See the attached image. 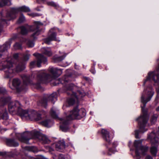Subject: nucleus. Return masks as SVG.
<instances>
[{"mask_svg": "<svg viewBox=\"0 0 159 159\" xmlns=\"http://www.w3.org/2000/svg\"><path fill=\"white\" fill-rule=\"evenodd\" d=\"M154 93V92L152 90V86L150 85L144 89L142 95L141 102L143 103V105L141 106V107L142 114L137 119L139 126V130H136L135 131V137L137 139L140 138L139 136V132L144 133L147 130V129L145 128V127L148 120L149 116L147 114V111L144 109V108L147 102L150 100Z\"/></svg>", "mask_w": 159, "mask_h": 159, "instance_id": "1", "label": "nucleus"}, {"mask_svg": "<svg viewBox=\"0 0 159 159\" xmlns=\"http://www.w3.org/2000/svg\"><path fill=\"white\" fill-rule=\"evenodd\" d=\"M8 110L10 113H17L22 119L35 120L39 121L41 119V115L34 111H27L23 110L21 105L18 101L11 102L8 105Z\"/></svg>", "mask_w": 159, "mask_h": 159, "instance_id": "2", "label": "nucleus"}, {"mask_svg": "<svg viewBox=\"0 0 159 159\" xmlns=\"http://www.w3.org/2000/svg\"><path fill=\"white\" fill-rule=\"evenodd\" d=\"M48 70L51 75L46 73L44 70L35 72V74H37L36 80L37 82L34 84V86L36 89L40 88V84L48 82L52 79L60 76L62 73L61 69H58L57 68L50 67Z\"/></svg>", "mask_w": 159, "mask_h": 159, "instance_id": "3", "label": "nucleus"}, {"mask_svg": "<svg viewBox=\"0 0 159 159\" xmlns=\"http://www.w3.org/2000/svg\"><path fill=\"white\" fill-rule=\"evenodd\" d=\"M85 115L86 112L84 109L79 110L77 107H75L66 118L61 119V124L60 125V129L63 132L67 131L69 129V125L70 121L74 119H80Z\"/></svg>", "mask_w": 159, "mask_h": 159, "instance_id": "4", "label": "nucleus"}, {"mask_svg": "<svg viewBox=\"0 0 159 159\" xmlns=\"http://www.w3.org/2000/svg\"><path fill=\"white\" fill-rule=\"evenodd\" d=\"M21 137L19 138V139L22 142L27 144H29V140L32 138L38 139L42 143L45 144L49 143L50 140L45 135H41L38 131L25 132L20 134Z\"/></svg>", "mask_w": 159, "mask_h": 159, "instance_id": "5", "label": "nucleus"}, {"mask_svg": "<svg viewBox=\"0 0 159 159\" xmlns=\"http://www.w3.org/2000/svg\"><path fill=\"white\" fill-rule=\"evenodd\" d=\"M30 11V9L25 6H23L18 8H13L11 9L10 11L7 13L5 18L7 21H9L15 18L16 17V14L19 11L28 12Z\"/></svg>", "mask_w": 159, "mask_h": 159, "instance_id": "6", "label": "nucleus"}, {"mask_svg": "<svg viewBox=\"0 0 159 159\" xmlns=\"http://www.w3.org/2000/svg\"><path fill=\"white\" fill-rule=\"evenodd\" d=\"M148 138L150 140L152 144L150 148V152L152 155L156 156L157 152L158 145L157 144L158 143V138L156 137L155 134L153 132H152L148 135Z\"/></svg>", "mask_w": 159, "mask_h": 159, "instance_id": "7", "label": "nucleus"}, {"mask_svg": "<svg viewBox=\"0 0 159 159\" xmlns=\"http://www.w3.org/2000/svg\"><path fill=\"white\" fill-rule=\"evenodd\" d=\"M159 71V65L156 71L149 72L146 79L144 82L143 85H144L146 82H150L152 80L154 83L155 85H157L159 87V74L158 73Z\"/></svg>", "mask_w": 159, "mask_h": 159, "instance_id": "8", "label": "nucleus"}, {"mask_svg": "<svg viewBox=\"0 0 159 159\" xmlns=\"http://www.w3.org/2000/svg\"><path fill=\"white\" fill-rule=\"evenodd\" d=\"M3 66L5 69L6 78H11L14 76V70L12 69V63L10 61H6L3 62Z\"/></svg>", "mask_w": 159, "mask_h": 159, "instance_id": "9", "label": "nucleus"}, {"mask_svg": "<svg viewBox=\"0 0 159 159\" xmlns=\"http://www.w3.org/2000/svg\"><path fill=\"white\" fill-rule=\"evenodd\" d=\"M74 86L72 84H66L64 87V89L66 90V92L67 94L69 95H70L71 97L68 100V103L70 105H72L76 102H78L74 95H72L73 91L72 90Z\"/></svg>", "mask_w": 159, "mask_h": 159, "instance_id": "10", "label": "nucleus"}, {"mask_svg": "<svg viewBox=\"0 0 159 159\" xmlns=\"http://www.w3.org/2000/svg\"><path fill=\"white\" fill-rule=\"evenodd\" d=\"M46 97L47 98V99L45 98H43L38 102V104L39 105L43 106L45 108H46L47 106L48 101H51L52 103H54L57 100V93L54 92L50 95L47 94Z\"/></svg>", "mask_w": 159, "mask_h": 159, "instance_id": "11", "label": "nucleus"}, {"mask_svg": "<svg viewBox=\"0 0 159 159\" xmlns=\"http://www.w3.org/2000/svg\"><path fill=\"white\" fill-rule=\"evenodd\" d=\"M142 141L141 140H135L134 143V146L136 148L135 154L136 156H140L141 152L142 154L144 155L148 150V148L146 146H142Z\"/></svg>", "mask_w": 159, "mask_h": 159, "instance_id": "12", "label": "nucleus"}, {"mask_svg": "<svg viewBox=\"0 0 159 159\" xmlns=\"http://www.w3.org/2000/svg\"><path fill=\"white\" fill-rule=\"evenodd\" d=\"M10 99L8 97H2L0 98V106L3 105L9 102ZM8 118L7 113L6 110L0 107V119L7 120Z\"/></svg>", "mask_w": 159, "mask_h": 159, "instance_id": "13", "label": "nucleus"}, {"mask_svg": "<svg viewBox=\"0 0 159 159\" xmlns=\"http://www.w3.org/2000/svg\"><path fill=\"white\" fill-rule=\"evenodd\" d=\"M39 25L40 23L37 22V24L35 23L34 25L32 26L30 31L34 32V33L31 35V37L34 40L36 39L37 36L40 34V30H39Z\"/></svg>", "mask_w": 159, "mask_h": 159, "instance_id": "14", "label": "nucleus"}, {"mask_svg": "<svg viewBox=\"0 0 159 159\" xmlns=\"http://www.w3.org/2000/svg\"><path fill=\"white\" fill-rule=\"evenodd\" d=\"M101 134L103 140L108 144H110L112 139V137L110 135L109 132L105 129H102Z\"/></svg>", "mask_w": 159, "mask_h": 159, "instance_id": "15", "label": "nucleus"}, {"mask_svg": "<svg viewBox=\"0 0 159 159\" xmlns=\"http://www.w3.org/2000/svg\"><path fill=\"white\" fill-rule=\"evenodd\" d=\"M33 55L37 57V65L38 67L41 66V63H43L44 64L46 63L47 61V58L43 55L34 53L33 54Z\"/></svg>", "mask_w": 159, "mask_h": 159, "instance_id": "16", "label": "nucleus"}, {"mask_svg": "<svg viewBox=\"0 0 159 159\" xmlns=\"http://www.w3.org/2000/svg\"><path fill=\"white\" fill-rule=\"evenodd\" d=\"M32 26L26 25L20 26V33L23 35H26L28 32L30 31Z\"/></svg>", "mask_w": 159, "mask_h": 159, "instance_id": "17", "label": "nucleus"}, {"mask_svg": "<svg viewBox=\"0 0 159 159\" xmlns=\"http://www.w3.org/2000/svg\"><path fill=\"white\" fill-rule=\"evenodd\" d=\"M49 36L44 40V42L47 44H49L51 41L57 40L56 39V34L55 32H53L51 34L49 33Z\"/></svg>", "mask_w": 159, "mask_h": 159, "instance_id": "18", "label": "nucleus"}, {"mask_svg": "<svg viewBox=\"0 0 159 159\" xmlns=\"http://www.w3.org/2000/svg\"><path fill=\"white\" fill-rule=\"evenodd\" d=\"M72 95H74L77 101H78L79 99L84 96L85 95V93L83 90H78L76 93L73 92Z\"/></svg>", "mask_w": 159, "mask_h": 159, "instance_id": "19", "label": "nucleus"}, {"mask_svg": "<svg viewBox=\"0 0 159 159\" xmlns=\"http://www.w3.org/2000/svg\"><path fill=\"white\" fill-rule=\"evenodd\" d=\"M42 53L48 57L51 56L52 55V52L50 48L43 47L41 49Z\"/></svg>", "mask_w": 159, "mask_h": 159, "instance_id": "20", "label": "nucleus"}, {"mask_svg": "<svg viewBox=\"0 0 159 159\" xmlns=\"http://www.w3.org/2000/svg\"><path fill=\"white\" fill-rule=\"evenodd\" d=\"M6 143L7 145L10 147H17L19 145L18 143L14 139H8L6 140Z\"/></svg>", "mask_w": 159, "mask_h": 159, "instance_id": "21", "label": "nucleus"}, {"mask_svg": "<svg viewBox=\"0 0 159 159\" xmlns=\"http://www.w3.org/2000/svg\"><path fill=\"white\" fill-rule=\"evenodd\" d=\"M21 84L20 80L18 78L13 79L12 81V85L15 87L18 91H20L21 89L19 88V86Z\"/></svg>", "mask_w": 159, "mask_h": 159, "instance_id": "22", "label": "nucleus"}, {"mask_svg": "<svg viewBox=\"0 0 159 159\" xmlns=\"http://www.w3.org/2000/svg\"><path fill=\"white\" fill-rule=\"evenodd\" d=\"M65 147V143L63 140L60 141L55 144V147L58 150L64 148Z\"/></svg>", "mask_w": 159, "mask_h": 159, "instance_id": "23", "label": "nucleus"}, {"mask_svg": "<svg viewBox=\"0 0 159 159\" xmlns=\"http://www.w3.org/2000/svg\"><path fill=\"white\" fill-rule=\"evenodd\" d=\"M10 44L9 42H6L4 44L0 47V52H2L7 50V49L10 48Z\"/></svg>", "mask_w": 159, "mask_h": 159, "instance_id": "24", "label": "nucleus"}, {"mask_svg": "<svg viewBox=\"0 0 159 159\" xmlns=\"http://www.w3.org/2000/svg\"><path fill=\"white\" fill-rule=\"evenodd\" d=\"M25 68V64L23 62H20L16 66V71L17 72L21 71Z\"/></svg>", "mask_w": 159, "mask_h": 159, "instance_id": "25", "label": "nucleus"}, {"mask_svg": "<svg viewBox=\"0 0 159 159\" xmlns=\"http://www.w3.org/2000/svg\"><path fill=\"white\" fill-rule=\"evenodd\" d=\"M41 125L46 127H49L52 124V121L50 120L47 119L44 120L40 122Z\"/></svg>", "mask_w": 159, "mask_h": 159, "instance_id": "26", "label": "nucleus"}, {"mask_svg": "<svg viewBox=\"0 0 159 159\" xmlns=\"http://www.w3.org/2000/svg\"><path fill=\"white\" fill-rule=\"evenodd\" d=\"M21 77L25 84H27L30 83V80L29 75H24Z\"/></svg>", "mask_w": 159, "mask_h": 159, "instance_id": "27", "label": "nucleus"}, {"mask_svg": "<svg viewBox=\"0 0 159 159\" xmlns=\"http://www.w3.org/2000/svg\"><path fill=\"white\" fill-rule=\"evenodd\" d=\"M116 152V150L114 148H110L108 149L107 152L106 153L105 151L102 152V154L103 155L107 154L108 156H111L112 153H114Z\"/></svg>", "mask_w": 159, "mask_h": 159, "instance_id": "28", "label": "nucleus"}, {"mask_svg": "<svg viewBox=\"0 0 159 159\" xmlns=\"http://www.w3.org/2000/svg\"><path fill=\"white\" fill-rule=\"evenodd\" d=\"M11 4V0H0V6L3 7L5 5H10Z\"/></svg>", "mask_w": 159, "mask_h": 159, "instance_id": "29", "label": "nucleus"}, {"mask_svg": "<svg viewBox=\"0 0 159 159\" xmlns=\"http://www.w3.org/2000/svg\"><path fill=\"white\" fill-rule=\"evenodd\" d=\"M158 116L157 114H154L152 116L151 119V124H154L157 121Z\"/></svg>", "mask_w": 159, "mask_h": 159, "instance_id": "30", "label": "nucleus"}, {"mask_svg": "<svg viewBox=\"0 0 159 159\" xmlns=\"http://www.w3.org/2000/svg\"><path fill=\"white\" fill-rule=\"evenodd\" d=\"M50 114L52 117L54 118H57L58 117L57 114L52 108L50 111Z\"/></svg>", "mask_w": 159, "mask_h": 159, "instance_id": "31", "label": "nucleus"}, {"mask_svg": "<svg viewBox=\"0 0 159 159\" xmlns=\"http://www.w3.org/2000/svg\"><path fill=\"white\" fill-rule=\"evenodd\" d=\"M28 148L29 150L32 151L34 153L37 152L38 151L37 148L35 146H32L31 147H28Z\"/></svg>", "mask_w": 159, "mask_h": 159, "instance_id": "32", "label": "nucleus"}, {"mask_svg": "<svg viewBox=\"0 0 159 159\" xmlns=\"http://www.w3.org/2000/svg\"><path fill=\"white\" fill-rule=\"evenodd\" d=\"M65 57L64 56L58 57L55 58L54 57V60L55 61H62L64 58Z\"/></svg>", "mask_w": 159, "mask_h": 159, "instance_id": "33", "label": "nucleus"}, {"mask_svg": "<svg viewBox=\"0 0 159 159\" xmlns=\"http://www.w3.org/2000/svg\"><path fill=\"white\" fill-rule=\"evenodd\" d=\"M25 20V17L22 15H21L20 17L18 22V23H20L24 22Z\"/></svg>", "mask_w": 159, "mask_h": 159, "instance_id": "34", "label": "nucleus"}, {"mask_svg": "<svg viewBox=\"0 0 159 159\" xmlns=\"http://www.w3.org/2000/svg\"><path fill=\"white\" fill-rule=\"evenodd\" d=\"M21 43H16L14 45V46L16 49H19L21 48Z\"/></svg>", "mask_w": 159, "mask_h": 159, "instance_id": "35", "label": "nucleus"}, {"mask_svg": "<svg viewBox=\"0 0 159 159\" xmlns=\"http://www.w3.org/2000/svg\"><path fill=\"white\" fill-rule=\"evenodd\" d=\"M7 93L5 89L3 87H0V93L5 94Z\"/></svg>", "mask_w": 159, "mask_h": 159, "instance_id": "36", "label": "nucleus"}, {"mask_svg": "<svg viewBox=\"0 0 159 159\" xmlns=\"http://www.w3.org/2000/svg\"><path fill=\"white\" fill-rule=\"evenodd\" d=\"M37 61H32L30 63V68H33L36 65Z\"/></svg>", "mask_w": 159, "mask_h": 159, "instance_id": "37", "label": "nucleus"}, {"mask_svg": "<svg viewBox=\"0 0 159 159\" xmlns=\"http://www.w3.org/2000/svg\"><path fill=\"white\" fill-rule=\"evenodd\" d=\"M48 5L54 7H57V5L53 2H48L47 3Z\"/></svg>", "mask_w": 159, "mask_h": 159, "instance_id": "38", "label": "nucleus"}, {"mask_svg": "<svg viewBox=\"0 0 159 159\" xmlns=\"http://www.w3.org/2000/svg\"><path fill=\"white\" fill-rule=\"evenodd\" d=\"M30 54H26L24 56H23V60L24 61H28L29 59V57L30 56Z\"/></svg>", "mask_w": 159, "mask_h": 159, "instance_id": "39", "label": "nucleus"}, {"mask_svg": "<svg viewBox=\"0 0 159 159\" xmlns=\"http://www.w3.org/2000/svg\"><path fill=\"white\" fill-rule=\"evenodd\" d=\"M52 157L53 159H58L59 154H56L55 153H52Z\"/></svg>", "mask_w": 159, "mask_h": 159, "instance_id": "40", "label": "nucleus"}, {"mask_svg": "<svg viewBox=\"0 0 159 159\" xmlns=\"http://www.w3.org/2000/svg\"><path fill=\"white\" fill-rule=\"evenodd\" d=\"M27 44L30 47H33L34 46V43L33 42L29 41H28Z\"/></svg>", "mask_w": 159, "mask_h": 159, "instance_id": "41", "label": "nucleus"}, {"mask_svg": "<svg viewBox=\"0 0 159 159\" xmlns=\"http://www.w3.org/2000/svg\"><path fill=\"white\" fill-rule=\"evenodd\" d=\"M90 71L92 74H94L95 73L96 71L95 70L94 66H92L90 70Z\"/></svg>", "mask_w": 159, "mask_h": 159, "instance_id": "42", "label": "nucleus"}, {"mask_svg": "<svg viewBox=\"0 0 159 159\" xmlns=\"http://www.w3.org/2000/svg\"><path fill=\"white\" fill-rule=\"evenodd\" d=\"M19 55V54L17 53L14 54L13 55V58L15 60H17Z\"/></svg>", "mask_w": 159, "mask_h": 159, "instance_id": "43", "label": "nucleus"}, {"mask_svg": "<svg viewBox=\"0 0 159 159\" xmlns=\"http://www.w3.org/2000/svg\"><path fill=\"white\" fill-rule=\"evenodd\" d=\"M58 159H66V157L64 155L62 154H59Z\"/></svg>", "mask_w": 159, "mask_h": 159, "instance_id": "44", "label": "nucleus"}, {"mask_svg": "<svg viewBox=\"0 0 159 159\" xmlns=\"http://www.w3.org/2000/svg\"><path fill=\"white\" fill-rule=\"evenodd\" d=\"M48 150L49 152L52 154V153H53L52 152L54 151V149L51 147H49Z\"/></svg>", "mask_w": 159, "mask_h": 159, "instance_id": "45", "label": "nucleus"}, {"mask_svg": "<svg viewBox=\"0 0 159 159\" xmlns=\"http://www.w3.org/2000/svg\"><path fill=\"white\" fill-rule=\"evenodd\" d=\"M145 159H153L152 157L150 155H147L146 156Z\"/></svg>", "mask_w": 159, "mask_h": 159, "instance_id": "46", "label": "nucleus"}, {"mask_svg": "<svg viewBox=\"0 0 159 159\" xmlns=\"http://www.w3.org/2000/svg\"><path fill=\"white\" fill-rule=\"evenodd\" d=\"M112 146L113 147H116L117 146V143L116 142H114L112 143Z\"/></svg>", "mask_w": 159, "mask_h": 159, "instance_id": "47", "label": "nucleus"}, {"mask_svg": "<svg viewBox=\"0 0 159 159\" xmlns=\"http://www.w3.org/2000/svg\"><path fill=\"white\" fill-rule=\"evenodd\" d=\"M6 155V152H0V156H4Z\"/></svg>", "mask_w": 159, "mask_h": 159, "instance_id": "48", "label": "nucleus"}, {"mask_svg": "<svg viewBox=\"0 0 159 159\" xmlns=\"http://www.w3.org/2000/svg\"><path fill=\"white\" fill-rule=\"evenodd\" d=\"M156 110L157 111H159V106L156 108Z\"/></svg>", "mask_w": 159, "mask_h": 159, "instance_id": "49", "label": "nucleus"}, {"mask_svg": "<svg viewBox=\"0 0 159 159\" xmlns=\"http://www.w3.org/2000/svg\"><path fill=\"white\" fill-rule=\"evenodd\" d=\"M84 79L86 80H89V78H88V77H84Z\"/></svg>", "mask_w": 159, "mask_h": 159, "instance_id": "50", "label": "nucleus"}, {"mask_svg": "<svg viewBox=\"0 0 159 159\" xmlns=\"http://www.w3.org/2000/svg\"><path fill=\"white\" fill-rule=\"evenodd\" d=\"M1 53H2V52H1ZM2 54L1 53H0V58H1L2 57Z\"/></svg>", "mask_w": 159, "mask_h": 159, "instance_id": "51", "label": "nucleus"}, {"mask_svg": "<svg viewBox=\"0 0 159 159\" xmlns=\"http://www.w3.org/2000/svg\"><path fill=\"white\" fill-rule=\"evenodd\" d=\"M106 146L107 148L108 147L107 144H106Z\"/></svg>", "mask_w": 159, "mask_h": 159, "instance_id": "52", "label": "nucleus"}, {"mask_svg": "<svg viewBox=\"0 0 159 159\" xmlns=\"http://www.w3.org/2000/svg\"><path fill=\"white\" fill-rule=\"evenodd\" d=\"M37 159H43L42 158H37Z\"/></svg>", "mask_w": 159, "mask_h": 159, "instance_id": "53", "label": "nucleus"}, {"mask_svg": "<svg viewBox=\"0 0 159 159\" xmlns=\"http://www.w3.org/2000/svg\"><path fill=\"white\" fill-rule=\"evenodd\" d=\"M71 0L72 1H74H74H76V0Z\"/></svg>", "mask_w": 159, "mask_h": 159, "instance_id": "54", "label": "nucleus"}]
</instances>
